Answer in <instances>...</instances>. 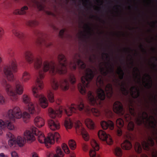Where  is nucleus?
I'll use <instances>...</instances> for the list:
<instances>
[{
    "mask_svg": "<svg viewBox=\"0 0 157 157\" xmlns=\"http://www.w3.org/2000/svg\"><path fill=\"white\" fill-rule=\"evenodd\" d=\"M57 59L60 66L59 68L56 67V63L54 61L45 60L42 61L40 57H37L34 60L33 67L36 70H38L36 79V85L39 90L42 89L44 86L42 79L44 78L45 73L48 71L51 75H54L58 72L59 74H64L67 72V59L65 56L60 53L57 56Z\"/></svg>",
    "mask_w": 157,
    "mask_h": 157,
    "instance_id": "nucleus-1",
    "label": "nucleus"
},
{
    "mask_svg": "<svg viewBox=\"0 0 157 157\" xmlns=\"http://www.w3.org/2000/svg\"><path fill=\"white\" fill-rule=\"evenodd\" d=\"M76 63L79 69L84 70L83 76L81 78V83L78 84V88L80 93L82 94H85L88 89V69L85 63L81 59L79 52L74 54L72 60L68 62V67L71 70H75L76 68Z\"/></svg>",
    "mask_w": 157,
    "mask_h": 157,
    "instance_id": "nucleus-2",
    "label": "nucleus"
},
{
    "mask_svg": "<svg viewBox=\"0 0 157 157\" xmlns=\"http://www.w3.org/2000/svg\"><path fill=\"white\" fill-rule=\"evenodd\" d=\"M75 107H77L79 110L81 111L83 109L84 105L82 102H80L78 104L71 105V107L68 108V109L63 108L55 110L50 108L48 110V115L52 118H54L56 117H60L63 110L67 116H70L73 113H76L77 109Z\"/></svg>",
    "mask_w": 157,
    "mask_h": 157,
    "instance_id": "nucleus-3",
    "label": "nucleus"
},
{
    "mask_svg": "<svg viewBox=\"0 0 157 157\" xmlns=\"http://www.w3.org/2000/svg\"><path fill=\"white\" fill-rule=\"evenodd\" d=\"M97 82H98L101 86H104V90L100 87L97 91V97L101 100H104L106 95L109 98H111L113 94V91L112 85L108 83L106 85L104 84L103 77L101 75H99L96 79Z\"/></svg>",
    "mask_w": 157,
    "mask_h": 157,
    "instance_id": "nucleus-4",
    "label": "nucleus"
},
{
    "mask_svg": "<svg viewBox=\"0 0 157 157\" xmlns=\"http://www.w3.org/2000/svg\"><path fill=\"white\" fill-rule=\"evenodd\" d=\"M14 84V87L9 83H6L5 86V90L7 94L9 96L10 99L13 101L17 100V94L21 95L24 90L23 86L19 81H16Z\"/></svg>",
    "mask_w": 157,
    "mask_h": 157,
    "instance_id": "nucleus-5",
    "label": "nucleus"
},
{
    "mask_svg": "<svg viewBox=\"0 0 157 157\" xmlns=\"http://www.w3.org/2000/svg\"><path fill=\"white\" fill-rule=\"evenodd\" d=\"M106 64L108 65H109V66L106 67L107 69H109L107 70L106 71H104V69L103 67H100L99 70L101 75L104 76H106L109 73H112L114 77L112 79V81L114 83V85L116 86H120L123 94L125 96L129 94V91L125 87V83L123 82L121 84L120 83V81L116 78V76L114 73L113 64L112 63L110 64V62L107 63Z\"/></svg>",
    "mask_w": 157,
    "mask_h": 157,
    "instance_id": "nucleus-6",
    "label": "nucleus"
},
{
    "mask_svg": "<svg viewBox=\"0 0 157 157\" xmlns=\"http://www.w3.org/2000/svg\"><path fill=\"white\" fill-rule=\"evenodd\" d=\"M113 109L116 113L120 115L123 116L125 121L127 122L128 129L130 131H133L134 128V124L131 121L132 117L129 114H124V111L121 103L118 101H115L113 105Z\"/></svg>",
    "mask_w": 157,
    "mask_h": 157,
    "instance_id": "nucleus-7",
    "label": "nucleus"
},
{
    "mask_svg": "<svg viewBox=\"0 0 157 157\" xmlns=\"http://www.w3.org/2000/svg\"><path fill=\"white\" fill-rule=\"evenodd\" d=\"M17 68V61L15 59L11 60L9 65L4 67L3 72L8 81L12 82L14 80V76L12 71H16Z\"/></svg>",
    "mask_w": 157,
    "mask_h": 157,
    "instance_id": "nucleus-8",
    "label": "nucleus"
},
{
    "mask_svg": "<svg viewBox=\"0 0 157 157\" xmlns=\"http://www.w3.org/2000/svg\"><path fill=\"white\" fill-rule=\"evenodd\" d=\"M33 96L38 99L40 106L43 108H45L48 105V100L43 94H40L38 93V88L35 86L32 88Z\"/></svg>",
    "mask_w": 157,
    "mask_h": 157,
    "instance_id": "nucleus-9",
    "label": "nucleus"
},
{
    "mask_svg": "<svg viewBox=\"0 0 157 157\" xmlns=\"http://www.w3.org/2000/svg\"><path fill=\"white\" fill-rule=\"evenodd\" d=\"M86 8V12L83 13V17L79 23V27H88V0H79Z\"/></svg>",
    "mask_w": 157,
    "mask_h": 157,
    "instance_id": "nucleus-10",
    "label": "nucleus"
},
{
    "mask_svg": "<svg viewBox=\"0 0 157 157\" xmlns=\"http://www.w3.org/2000/svg\"><path fill=\"white\" fill-rule=\"evenodd\" d=\"M7 116L12 121H14L16 119H20L22 117L21 111L18 107L12 108L8 111Z\"/></svg>",
    "mask_w": 157,
    "mask_h": 157,
    "instance_id": "nucleus-11",
    "label": "nucleus"
},
{
    "mask_svg": "<svg viewBox=\"0 0 157 157\" xmlns=\"http://www.w3.org/2000/svg\"><path fill=\"white\" fill-rule=\"evenodd\" d=\"M37 130L36 128L33 127L30 130H27L24 132V138L27 142L31 143L35 140V138L34 134L36 135Z\"/></svg>",
    "mask_w": 157,
    "mask_h": 157,
    "instance_id": "nucleus-12",
    "label": "nucleus"
},
{
    "mask_svg": "<svg viewBox=\"0 0 157 157\" xmlns=\"http://www.w3.org/2000/svg\"><path fill=\"white\" fill-rule=\"evenodd\" d=\"M90 144L93 149L89 151V156L90 157H100L99 155L96 156V151L99 150V147L96 141L94 139H92L90 140Z\"/></svg>",
    "mask_w": 157,
    "mask_h": 157,
    "instance_id": "nucleus-13",
    "label": "nucleus"
},
{
    "mask_svg": "<svg viewBox=\"0 0 157 157\" xmlns=\"http://www.w3.org/2000/svg\"><path fill=\"white\" fill-rule=\"evenodd\" d=\"M99 138L103 141H106L108 144H111L113 143V140L110 136L106 134V132L102 130H100L98 132Z\"/></svg>",
    "mask_w": 157,
    "mask_h": 157,
    "instance_id": "nucleus-14",
    "label": "nucleus"
},
{
    "mask_svg": "<svg viewBox=\"0 0 157 157\" xmlns=\"http://www.w3.org/2000/svg\"><path fill=\"white\" fill-rule=\"evenodd\" d=\"M36 135L37 136L38 140L40 143L44 144L45 146L47 148L50 147V145L48 144V142H49V138L48 137V136L47 137H45L43 133L42 132L39 131L37 129L36 133Z\"/></svg>",
    "mask_w": 157,
    "mask_h": 157,
    "instance_id": "nucleus-15",
    "label": "nucleus"
},
{
    "mask_svg": "<svg viewBox=\"0 0 157 157\" xmlns=\"http://www.w3.org/2000/svg\"><path fill=\"white\" fill-rule=\"evenodd\" d=\"M90 13H89V51L90 48V39L91 35L90 33ZM91 61V58L89 52V63ZM90 64H89V83L90 81L93 79L94 76V72H93L92 69L90 68Z\"/></svg>",
    "mask_w": 157,
    "mask_h": 157,
    "instance_id": "nucleus-16",
    "label": "nucleus"
},
{
    "mask_svg": "<svg viewBox=\"0 0 157 157\" xmlns=\"http://www.w3.org/2000/svg\"><path fill=\"white\" fill-rule=\"evenodd\" d=\"M126 138L127 139L125 140L124 142L121 144V146L122 149L126 150H128L132 148V145L130 141L132 139V136L129 134L126 135Z\"/></svg>",
    "mask_w": 157,
    "mask_h": 157,
    "instance_id": "nucleus-17",
    "label": "nucleus"
},
{
    "mask_svg": "<svg viewBox=\"0 0 157 157\" xmlns=\"http://www.w3.org/2000/svg\"><path fill=\"white\" fill-rule=\"evenodd\" d=\"M100 124L103 129L105 130L109 128L111 130H112L114 128V123L111 121L109 120L107 121H103L101 122Z\"/></svg>",
    "mask_w": 157,
    "mask_h": 157,
    "instance_id": "nucleus-18",
    "label": "nucleus"
},
{
    "mask_svg": "<svg viewBox=\"0 0 157 157\" xmlns=\"http://www.w3.org/2000/svg\"><path fill=\"white\" fill-rule=\"evenodd\" d=\"M48 124L50 128L52 130H56L60 128V124L57 121L50 120L48 121Z\"/></svg>",
    "mask_w": 157,
    "mask_h": 157,
    "instance_id": "nucleus-19",
    "label": "nucleus"
},
{
    "mask_svg": "<svg viewBox=\"0 0 157 157\" xmlns=\"http://www.w3.org/2000/svg\"><path fill=\"white\" fill-rule=\"evenodd\" d=\"M60 136L59 134L57 132H55L54 134L49 133L48 134V137L49 138L48 144L50 145V146L51 144L54 143L55 140L56 141H57Z\"/></svg>",
    "mask_w": 157,
    "mask_h": 157,
    "instance_id": "nucleus-20",
    "label": "nucleus"
},
{
    "mask_svg": "<svg viewBox=\"0 0 157 157\" xmlns=\"http://www.w3.org/2000/svg\"><path fill=\"white\" fill-rule=\"evenodd\" d=\"M130 92L131 96L134 98H137L140 95L139 90L135 86H132L130 88Z\"/></svg>",
    "mask_w": 157,
    "mask_h": 157,
    "instance_id": "nucleus-21",
    "label": "nucleus"
},
{
    "mask_svg": "<svg viewBox=\"0 0 157 157\" xmlns=\"http://www.w3.org/2000/svg\"><path fill=\"white\" fill-rule=\"evenodd\" d=\"M116 124L118 129L117 131V133L119 136H121L122 134V130L121 128L123 127L124 125V121L121 118H118L116 120Z\"/></svg>",
    "mask_w": 157,
    "mask_h": 157,
    "instance_id": "nucleus-22",
    "label": "nucleus"
},
{
    "mask_svg": "<svg viewBox=\"0 0 157 157\" xmlns=\"http://www.w3.org/2000/svg\"><path fill=\"white\" fill-rule=\"evenodd\" d=\"M24 57L26 61L29 64L33 63L34 57L32 53L30 51H26L24 54Z\"/></svg>",
    "mask_w": 157,
    "mask_h": 157,
    "instance_id": "nucleus-23",
    "label": "nucleus"
},
{
    "mask_svg": "<svg viewBox=\"0 0 157 157\" xmlns=\"http://www.w3.org/2000/svg\"><path fill=\"white\" fill-rule=\"evenodd\" d=\"M60 88L63 91L67 90L69 87V83L67 80L63 79L60 82Z\"/></svg>",
    "mask_w": 157,
    "mask_h": 157,
    "instance_id": "nucleus-24",
    "label": "nucleus"
},
{
    "mask_svg": "<svg viewBox=\"0 0 157 157\" xmlns=\"http://www.w3.org/2000/svg\"><path fill=\"white\" fill-rule=\"evenodd\" d=\"M37 106L38 104L36 103H29L27 105V109L28 112L30 114H33L36 112L35 106Z\"/></svg>",
    "mask_w": 157,
    "mask_h": 157,
    "instance_id": "nucleus-25",
    "label": "nucleus"
},
{
    "mask_svg": "<svg viewBox=\"0 0 157 157\" xmlns=\"http://www.w3.org/2000/svg\"><path fill=\"white\" fill-rule=\"evenodd\" d=\"M34 121L35 125L38 127H41L44 125V119L39 117H36Z\"/></svg>",
    "mask_w": 157,
    "mask_h": 157,
    "instance_id": "nucleus-26",
    "label": "nucleus"
},
{
    "mask_svg": "<svg viewBox=\"0 0 157 157\" xmlns=\"http://www.w3.org/2000/svg\"><path fill=\"white\" fill-rule=\"evenodd\" d=\"M15 139L16 144L20 147L23 146L26 142L24 137L21 136H18Z\"/></svg>",
    "mask_w": 157,
    "mask_h": 157,
    "instance_id": "nucleus-27",
    "label": "nucleus"
},
{
    "mask_svg": "<svg viewBox=\"0 0 157 157\" xmlns=\"http://www.w3.org/2000/svg\"><path fill=\"white\" fill-rule=\"evenodd\" d=\"M60 81L61 80H58L55 78L52 79L51 81V86L53 90H57L59 87H60Z\"/></svg>",
    "mask_w": 157,
    "mask_h": 157,
    "instance_id": "nucleus-28",
    "label": "nucleus"
},
{
    "mask_svg": "<svg viewBox=\"0 0 157 157\" xmlns=\"http://www.w3.org/2000/svg\"><path fill=\"white\" fill-rule=\"evenodd\" d=\"M38 24V21L35 19L29 20L27 21L26 22V25L31 28L37 26Z\"/></svg>",
    "mask_w": 157,
    "mask_h": 157,
    "instance_id": "nucleus-29",
    "label": "nucleus"
},
{
    "mask_svg": "<svg viewBox=\"0 0 157 157\" xmlns=\"http://www.w3.org/2000/svg\"><path fill=\"white\" fill-rule=\"evenodd\" d=\"M30 75L29 73L26 71H24L22 74L21 79L24 82H27L30 79Z\"/></svg>",
    "mask_w": 157,
    "mask_h": 157,
    "instance_id": "nucleus-30",
    "label": "nucleus"
},
{
    "mask_svg": "<svg viewBox=\"0 0 157 157\" xmlns=\"http://www.w3.org/2000/svg\"><path fill=\"white\" fill-rule=\"evenodd\" d=\"M47 96L49 101L51 102H53L54 101V92L52 90H48L47 92Z\"/></svg>",
    "mask_w": 157,
    "mask_h": 157,
    "instance_id": "nucleus-31",
    "label": "nucleus"
},
{
    "mask_svg": "<svg viewBox=\"0 0 157 157\" xmlns=\"http://www.w3.org/2000/svg\"><path fill=\"white\" fill-rule=\"evenodd\" d=\"M81 132L84 140L85 141H87L88 140V135L87 130L84 128L82 127Z\"/></svg>",
    "mask_w": 157,
    "mask_h": 157,
    "instance_id": "nucleus-32",
    "label": "nucleus"
},
{
    "mask_svg": "<svg viewBox=\"0 0 157 157\" xmlns=\"http://www.w3.org/2000/svg\"><path fill=\"white\" fill-rule=\"evenodd\" d=\"M13 34L19 39H21L23 36V33L16 29H13L12 30Z\"/></svg>",
    "mask_w": 157,
    "mask_h": 157,
    "instance_id": "nucleus-33",
    "label": "nucleus"
},
{
    "mask_svg": "<svg viewBox=\"0 0 157 157\" xmlns=\"http://www.w3.org/2000/svg\"><path fill=\"white\" fill-rule=\"evenodd\" d=\"M23 101L24 103L26 104H29L31 102L30 96L26 94H24L22 97Z\"/></svg>",
    "mask_w": 157,
    "mask_h": 157,
    "instance_id": "nucleus-34",
    "label": "nucleus"
},
{
    "mask_svg": "<svg viewBox=\"0 0 157 157\" xmlns=\"http://www.w3.org/2000/svg\"><path fill=\"white\" fill-rule=\"evenodd\" d=\"M145 77H147L149 78L148 79L149 82H148L146 83L145 85V86H146L148 88L150 89L151 88L152 85V81L151 78V76L148 74H145Z\"/></svg>",
    "mask_w": 157,
    "mask_h": 157,
    "instance_id": "nucleus-35",
    "label": "nucleus"
},
{
    "mask_svg": "<svg viewBox=\"0 0 157 157\" xmlns=\"http://www.w3.org/2000/svg\"><path fill=\"white\" fill-rule=\"evenodd\" d=\"M32 2L33 4L36 5L39 10H44V6L42 5L39 2L36 0H33Z\"/></svg>",
    "mask_w": 157,
    "mask_h": 157,
    "instance_id": "nucleus-36",
    "label": "nucleus"
},
{
    "mask_svg": "<svg viewBox=\"0 0 157 157\" xmlns=\"http://www.w3.org/2000/svg\"><path fill=\"white\" fill-rule=\"evenodd\" d=\"M117 74L119 75V78L121 80L123 79L124 73L121 67L118 68V71L117 72Z\"/></svg>",
    "mask_w": 157,
    "mask_h": 157,
    "instance_id": "nucleus-37",
    "label": "nucleus"
},
{
    "mask_svg": "<svg viewBox=\"0 0 157 157\" xmlns=\"http://www.w3.org/2000/svg\"><path fill=\"white\" fill-rule=\"evenodd\" d=\"M68 144L70 148L72 150L75 149L76 147L75 142L73 140H70L68 141Z\"/></svg>",
    "mask_w": 157,
    "mask_h": 157,
    "instance_id": "nucleus-38",
    "label": "nucleus"
},
{
    "mask_svg": "<svg viewBox=\"0 0 157 157\" xmlns=\"http://www.w3.org/2000/svg\"><path fill=\"white\" fill-rule=\"evenodd\" d=\"M28 10L29 7L27 6H22L20 9V15H24L26 14Z\"/></svg>",
    "mask_w": 157,
    "mask_h": 157,
    "instance_id": "nucleus-39",
    "label": "nucleus"
},
{
    "mask_svg": "<svg viewBox=\"0 0 157 157\" xmlns=\"http://www.w3.org/2000/svg\"><path fill=\"white\" fill-rule=\"evenodd\" d=\"M114 153L117 156L120 157L122 155V152L121 148L119 147H116L114 150Z\"/></svg>",
    "mask_w": 157,
    "mask_h": 157,
    "instance_id": "nucleus-40",
    "label": "nucleus"
},
{
    "mask_svg": "<svg viewBox=\"0 0 157 157\" xmlns=\"http://www.w3.org/2000/svg\"><path fill=\"white\" fill-rule=\"evenodd\" d=\"M56 152L57 155V156L56 155L57 157H63L64 155V153L61 151V149L60 147H57L56 150Z\"/></svg>",
    "mask_w": 157,
    "mask_h": 157,
    "instance_id": "nucleus-41",
    "label": "nucleus"
},
{
    "mask_svg": "<svg viewBox=\"0 0 157 157\" xmlns=\"http://www.w3.org/2000/svg\"><path fill=\"white\" fill-rule=\"evenodd\" d=\"M65 126L67 129H70L72 126V123L70 119L66 120L65 121Z\"/></svg>",
    "mask_w": 157,
    "mask_h": 157,
    "instance_id": "nucleus-42",
    "label": "nucleus"
},
{
    "mask_svg": "<svg viewBox=\"0 0 157 157\" xmlns=\"http://www.w3.org/2000/svg\"><path fill=\"white\" fill-rule=\"evenodd\" d=\"M22 117L24 122H26V120L29 119L30 117V114L26 112H24L22 114Z\"/></svg>",
    "mask_w": 157,
    "mask_h": 157,
    "instance_id": "nucleus-43",
    "label": "nucleus"
},
{
    "mask_svg": "<svg viewBox=\"0 0 157 157\" xmlns=\"http://www.w3.org/2000/svg\"><path fill=\"white\" fill-rule=\"evenodd\" d=\"M69 80L71 84H74L76 82L75 77L74 75L71 74L69 77Z\"/></svg>",
    "mask_w": 157,
    "mask_h": 157,
    "instance_id": "nucleus-44",
    "label": "nucleus"
},
{
    "mask_svg": "<svg viewBox=\"0 0 157 157\" xmlns=\"http://www.w3.org/2000/svg\"><path fill=\"white\" fill-rule=\"evenodd\" d=\"M89 103L91 101H93L94 102H96L97 98H95L94 96H93L91 92L89 90Z\"/></svg>",
    "mask_w": 157,
    "mask_h": 157,
    "instance_id": "nucleus-45",
    "label": "nucleus"
},
{
    "mask_svg": "<svg viewBox=\"0 0 157 157\" xmlns=\"http://www.w3.org/2000/svg\"><path fill=\"white\" fill-rule=\"evenodd\" d=\"M6 124V127L9 129L10 130H13L14 129V125L10 122L7 121Z\"/></svg>",
    "mask_w": 157,
    "mask_h": 157,
    "instance_id": "nucleus-46",
    "label": "nucleus"
},
{
    "mask_svg": "<svg viewBox=\"0 0 157 157\" xmlns=\"http://www.w3.org/2000/svg\"><path fill=\"white\" fill-rule=\"evenodd\" d=\"M62 146V148L65 153L67 154H69V153L70 151L69 148L66 144L64 143L63 144Z\"/></svg>",
    "mask_w": 157,
    "mask_h": 157,
    "instance_id": "nucleus-47",
    "label": "nucleus"
},
{
    "mask_svg": "<svg viewBox=\"0 0 157 157\" xmlns=\"http://www.w3.org/2000/svg\"><path fill=\"white\" fill-rule=\"evenodd\" d=\"M7 121H4L2 120H0V127L2 129H4L6 127Z\"/></svg>",
    "mask_w": 157,
    "mask_h": 157,
    "instance_id": "nucleus-48",
    "label": "nucleus"
},
{
    "mask_svg": "<svg viewBox=\"0 0 157 157\" xmlns=\"http://www.w3.org/2000/svg\"><path fill=\"white\" fill-rule=\"evenodd\" d=\"M89 129H94L95 128V126L94 122L90 118H89Z\"/></svg>",
    "mask_w": 157,
    "mask_h": 157,
    "instance_id": "nucleus-49",
    "label": "nucleus"
},
{
    "mask_svg": "<svg viewBox=\"0 0 157 157\" xmlns=\"http://www.w3.org/2000/svg\"><path fill=\"white\" fill-rule=\"evenodd\" d=\"M6 101V99L4 96L0 94V105H3Z\"/></svg>",
    "mask_w": 157,
    "mask_h": 157,
    "instance_id": "nucleus-50",
    "label": "nucleus"
},
{
    "mask_svg": "<svg viewBox=\"0 0 157 157\" xmlns=\"http://www.w3.org/2000/svg\"><path fill=\"white\" fill-rule=\"evenodd\" d=\"M66 34L65 30L64 29H62L59 32V36L61 38L66 37V36L65 35Z\"/></svg>",
    "mask_w": 157,
    "mask_h": 157,
    "instance_id": "nucleus-51",
    "label": "nucleus"
},
{
    "mask_svg": "<svg viewBox=\"0 0 157 157\" xmlns=\"http://www.w3.org/2000/svg\"><path fill=\"white\" fill-rule=\"evenodd\" d=\"M16 144V143L15 138H14L13 139H10L8 141V144L10 147L13 146Z\"/></svg>",
    "mask_w": 157,
    "mask_h": 157,
    "instance_id": "nucleus-52",
    "label": "nucleus"
},
{
    "mask_svg": "<svg viewBox=\"0 0 157 157\" xmlns=\"http://www.w3.org/2000/svg\"><path fill=\"white\" fill-rule=\"evenodd\" d=\"M42 40L40 38H38L36 41V43L37 46H40L41 44Z\"/></svg>",
    "mask_w": 157,
    "mask_h": 157,
    "instance_id": "nucleus-53",
    "label": "nucleus"
},
{
    "mask_svg": "<svg viewBox=\"0 0 157 157\" xmlns=\"http://www.w3.org/2000/svg\"><path fill=\"white\" fill-rule=\"evenodd\" d=\"M95 29L97 30L96 33H95V34H98V35L100 36L103 33V32H100L99 29V26L98 25H97L95 27Z\"/></svg>",
    "mask_w": 157,
    "mask_h": 157,
    "instance_id": "nucleus-54",
    "label": "nucleus"
},
{
    "mask_svg": "<svg viewBox=\"0 0 157 157\" xmlns=\"http://www.w3.org/2000/svg\"><path fill=\"white\" fill-rule=\"evenodd\" d=\"M6 137L10 139H13L14 138L13 135L10 132H9L6 134Z\"/></svg>",
    "mask_w": 157,
    "mask_h": 157,
    "instance_id": "nucleus-55",
    "label": "nucleus"
},
{
    "mask_svg": "<svg viewBox=\"0 0 157 157\" xmlns=\"http://www.w3.org/2000/svg\"><path fill=\"white\" fill-rule=\"evenodd\" d=\"M83 150L85 151H86L88 149V145L87 144L83 143L82 145Z\"/></svg>",
    "mask_w": 157,
    "mask_h": 157,
    "instance_id": "nucleus-56",
    "label": "nucleus"
},
{
    "mask_svg": "<svg viewBox=\"0 0 157 157\" xmlns=\"http://www.w3.org/2000/svg\"><path fill=\"white\" fill-rule=\"evenodd\" d=\"M50 9H49L48 10H44V11L48 15H53V13H52V12L50 11Z\"/></svg>",
    "mask_w": 157,
    "mask_h": 157,
    "instance_id": "nucleus-57",
    "label": "nucleus"
},
{
    "mask_svg": "<svg viewBox=\"0 0 157 157\" xmlns=\"http://www.w3.org/2000/svg\"><path fill=\"white\" fill-rule=\"evenodd\" d=\"M13 13L14 14H19L20 15V10L16 9L13 12Z\"/></svg>",
    "mask_w": 157,
    "mask_h": 157,
    "instance_id": "nucleus-58",
    "label": "nucleus"
},
{
    "mask_svg": "<svg viewBox=\"0 0 157 157\" xmlns=\"http://www.w3.org/2000/svg\"><path fill=\"white\" fill-rule=\"evenodd\" d=\"M12 157H18L17 153L15 151L11 153Z\"/></svg>",
    "mask_w": 157,
    "mask_h": 157,
    "instance_id": "nucleus-59",
    "label": "nucleus"
},
{
    "mask_svg": "<svg viewBox=\"0 0 157 157\" xmlns=\"http://www.w3.org/2000/svg\"><path fill=\"white\" fill-rule=\"evenodd\" d=\"M96 45L97 46V48L98 49H100L101 48V47L100 46V44L98 42V39L96 38Z\"/></svg>",
    "mask_w": 157,
    "mask_h": 157,
    "instance_id": "nucleus-60",
    "label": "nucleus"
},
{
    "mask_svg": "<svg viewBox=\"0 0 157 157\" xmlns=\"http://www.w3.org/2000/svg\"><path fill=\"white\" fill-rule=\"evenodd\" d=\"M48 157H57L56 156V154H54V153L51 152L49 154Z\"/></svg>",
    "mask_w": 157,
    "mask_h": 157,
    "instance_id": "nucleus-61",
    "label": "nucleus"
},
{
    "mask_svg": "<svg viewBox=\"0 0 157 157\" xmlns=\"http://www.w3.org/2000/svg\"><path fill=\"white\" fill-rule=\"evenodd\" d=\"M140 48H141L142 51L143 52L145 53H146V51L145 49L144 48L143 46L142 45L140 44Z\"/></svg>",
    "mask_w": 157,
    "mask_h": 157,
    "instance_id": "nucleus-62",
    "label": "nucleus"
},
{
    "mask_svg": "<svg viewBox=\"0 0 157 157\" xmlns=\"http://www.w3.org/2000/svg\"><path fill=\"white\" fill-rule=\"evenodd\" d=\"M100 7L98 6H96L95 8H94V9L95 10L97 11V12L99 13L100 12Z\"/></svg>",
    "mask_w": 157,
    "mask_h": 157,
    "instance_id": "nucleus-63",
    "label": "nucleus"
},
{
    "mask_svg": "<svg viewBox=\"0 0 157 157\" xmlns=\"http://www.w3.org/2000/svg\"><path fill=\"white\" fill-rule=\"evenodd\" d=\"M93 16L95 18V19L97 20H98L99 21H101L102 20L101 18L97 15L94 16Z\"/></svg>",
    "mask_w": 157,
    "mask_h": 157,
    "instance_id": "nucleus-64",
    "label": "nucleus"
}]
</instances>
